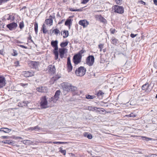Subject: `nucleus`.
I'll use <instances>...</instances> for the list:
<instances>
[{"mask_svg": "<svg viewBox=\"0 0 157 157\" xmlns=\"http://www.w3.org/2000/svg\"><path fill=\"white\" fill-rule=\"evenodd\" d=\"M62 86L63 90L67 91H73L76 89V87L68 83L63 82L62 84Z\"/></svg>", "mask_w": 157, "mask_h": 157, "instance_id": "1", "label": "nucleus"}, {"mask_svg": "<svg viewBox=\"0 0 157 157\" xmlns=\"http://www.w3.org/2000/svg\"><path fill=\"white\" fill-rule=\"evenodd\" d=\"M86 69L83 67H80L76 69L75 71L76 75L78 76H82L84 75L86 72Z\"/></svg>", "mask_w": 157, "mask_h": 157, "instance_id": "2", "label": "nucleus"}, {"mask_svg": "<svg viewBox=\"0 0 157 157\" xmlns=\"http://www.w3.org/2000/svg\"><path fill=\"white\" fill-rule=\"evenodd\" d=\"M40 105L42 108H46L48 107L47 98L46 96L41 97L40 98Z\"/></svg>", "mask_w": 157, "mask_h": 157, "instance_id": "3", "label": "nucleus"}, {"mask_svg": "<svg viewBox=\"0 0 157 157\" xmlns=\"http://www.w3.org/2000/svg\"><path fill=\"white\" fill-rule=\"evenodd\" d=\"M28 65L31 68L37 70L40 63L39 62L30 61L29 62Z\"/></svg>", "mask_w": 157, "mask_h": 157, "instance_id": "4", "label": "nucleus"}, {"mask_svg": "<svg viewBox=\"0 0 157 157\" xmlns=\"http://www.w3.org/2000/svg\"><path fill=\"white\" fill-rule=\"evenodd\" d=\"M114 12L119 14H122L124 12L123 7L118 5H115L113 6Z\"/></svg>", "mask_w": 157, "mask_h": 157, "instance_id": "5", "label": "nucleus"}, {"mask_svg": "<svg viewBox=\"0 0 157 157\" xmlns=\"http://www.w3.org/2000/svg\"><path fill=\"white\" fill-rule=\"evenodd\" d=\"M94 61V58L93 56H89L86 59V63L89 66L93 65Z\"/></svg>", "mask_w": 157, "mask_h": 157, "instance_id": "6", "label": "nucleus"}, {"mask_svg": "<svg viewBox=\"0 0 157 157\" xmlns=\"http://www.w3.org/2000/svg\"><path fill=\"white\" fill-rule=\"evenodd\" d=\"M82 58V55L80 54H76L73 57V62L75 64H78L81 61Z\"/></svg>", "mask_w": 157, "mask_h": 157, "instance_id": "7", "label": "nucleus"}, {"mask_svg": "<svg viewBox=\"0 0 157 157\" xmlns=\"http://www.w3.org/2000/svg\"><path fill=\"white\" fill-rule=\"evenodd\" d=\"M142 90H144L147 93H149L152 89V87H151L150 85L148 83H146L142 86Z\"/></svg>", "mask_w": 157, "mask_h": 157, "instance_id": "8", "label": "nucleus"}, {"mask_svg": "<svg viewBox=\"0 0 157 157\" xmlns=\"http://www.w3.org/2000/svg\"><path fill=\"white\" fill-rule=\"evenodd\" d=\"M61 92L60 90L56 91L53 97L51 98V101H53L54 102H56L59 98V96L60 95Z\"/></svg>", "mask_w": 157, "mask_h": 157, "instance_id": "9", "label": "nucleus"}, {"mask_svg": "<svg viewBox=\"0 0 157 157\" xmlns=\"http://www.w3.org/2000/svg\"><path fill=\"white\" fill-rule=\"evenodd\" d=\"M53 17L50 16L49 18L46 19L45 21V24L48 26H50L52 25L53 24Z\"/></svg>", "mask_w": 157, "mask_h": 157, "instance_id": "10", "label": "nucleus"}, {"mask_svg": "<svg viewBox=\"0 0 157 157\" xmlns=\"http://www.w3.org/2000/svg\"><path fill=\"white\" fill-rule=\"evenodd\" d=\"M23 75L26 77L32 76L34 75V72L32 71H25L23 72Z\"/></svg>", "mask_w": 157, "mask_h": 157, "instance_id": "11", "label": "nucleus"}, {"mask_svg": "<svg viewBox=\"0 0 157 157\" xmlns=\"http://www.w3.org/2000/svg\"><path fill=\"white\" fill-rule=\"evenodd\" d=\"M17 26V24L15 22H12L7 25V27L10 30H12L13 29H16Z\"/></svg>", "mask_w": 157, "mask_h": 157, "instance_id": "12", "label": "nucleus"}, {"mask_svg": "<svg viewBox=\"0 0 157 157\" xmlns=\"http://www.w3.org/2000/svg\"><path fill=\"white\" fill-rule=\"evenodd\" d=\"M79 25L83 26V28L86 27L89 24V22L86 20H80L79 22Z\"/></svg>", "mask_w": 157, "mask_h": 157, "instance_id": "13", "label": "nucleus"}, {"mask_svg": "<svg viewBox=\"0 0 157 157\" xmlns=\"http://www.w3.org/2000/svg\"><path fill=\"white\" fill-rule=\"evenodd\" d=\"M67 71L68 72L71 71L72 69V66L71 64L70 58V57H68L67 58Z\"/></svg>", "mask_w": 157, "mask_h": 157, "instance_id": "14", "label": "nucleus"}, {"mask_svg": "<svg viewBox=\"0 0 157 157\" xmlns=\"http://www.w3.org/2000/svg\"><path fill=\"white\" fill-rule=\"evenodd\" d=\"M6 84L5 78L3 76H0V88H1Z\"/></svg>", "mask_w": 157, "mask_h": 157, "instance_id": "15", "label": "nucleus"}, {"mask_svg": "<svg viewBox=\"0 0 157 157\" xmlns=\"http://www.w3.org/2000/svg\"><path fill=\"white\" fill-rule=\"evenodd\" d=\"M48 72L52 73H54L56 71V69L54 66L52 65H49L47 68Z\"/></svg>", "mask_w": 157, "mask_h": 157, "instance_id": "16", "label": "nucleus"}, {"mask_svg": "<svg viewBox=\"0 0 157 157\" xmlns=\"http://www.w3.org/2000/svg\"><path fill=\"white\" fill-rule=\"evenodd\" d=\"M58 41L57 40L55 41H52L51 42V45L54 48V50H58Z\"/></svg>", "mask_w": 157, "mask_h": 157, "instance_id": "17", "label": "nucleus"}, {"mask_svg": "<svg viewBox=\"0 0 157 157\" xmlns=\"http://www.w3.org/2000/svg\"><path fill=\"white\" fill-rule=\"evenodd\" d=\"M67 50V49L65 48H60L59 50V56L61 58H62L64 57V54L65 51Z\"/></svg>", "mask_w": 157, "mask_h": 157, "instance_id": "18", "label": "nucleus"}, {"mask_svg": "<svg viewBox=\"0 0 157 157\" xmlns=\"http://www.w3.org/2000/svg\"><path fill=\"white\" fill-rule=\"evenodd\" d=\"M21 142L24 144L26 145L33 144V142L29 140H25L21 141Z\"/></svg>", "mask_w": 157, "mask_h": 157, "instance_id": "19", "label": "nucleus"}, {"mask_svg": "<svg viewBox=\"0 0 157 157\" xmlns=\"http://www.w3.org/2000/svg\"><path fill=\"white\" fill-rule=\"evenodd\" d=\"M104 94L101 90H99L97 93L96 95L97 96L98 98L99 99H101L102 98Z\"/></svg>", "mask_w": 157, "mask_h": 157, "instance_id": "20", "label": "nucleus"}, {"mask_svg": "<svg viewBox=\"0 0 157 157\" xmlns=\"http://www.w3.org/2000/svg\"><path fill=\"white\" fill-rule=\"evenodd\" d=\"M28 129L30 131H32L35 130V131H38L40 129V128L38 126L34 127H30L28 128Z\"/></svg>", "mask_w": 157, "mask_h": 157, "instance_id": "21", "label": "nucleus"}, {"mask_svg": "<svg viewBox=\"0 0 157 157\" xmlns=\"http://www.w3.org/2000/svg\"><path fill=\"white\" fill-rule=\"evenodd\" d=\"M84 136L85 137H87L89 139H92L93 137L91 134L87 132H85L84 133Z\"/></svg>", "mask_w": 157, "mask_h": 157, "instance_id": "22", "label": "nucleus"}, {"mask_svg": "<svg viewBox=\"0 0 157 157\" xmlns=\"http://www.w3.org/2000/svg\"><path fill=\"white\" fill-rule=\"evenodd\" d=\"M72 23V20L70 18H68L67 19L66 21H65V25H68L69 26H70L71 24Z\"/></svg>", "mask_w": 157, "mask_h": 157, "instance_id": "23", "label": "nucleus"}, {"mask_svg": "<svg viewBox=\"0 0 157 157\" xmlns=\"http://www.w3.org/2000/svg\"><path fill=\"white\" fill-rule=\"evenodd\" d=\"M5 18L8 20H11L13 21L14 19V17L12 15H10L9 14L6 15L5 16Z\"/></svg>", "mask_w": 157, "mask_h": 157, "instance_id": "24", "label": "nucleus"}, {"mask_svg": "<svg viewBox=\"0 0 157 157\" xmlns=\"http://www.w3.org/2000/svg\"><path fill=\"white\" fill-rule=\"evenodd\" d=\"M53 53L55 55V59L56 60L58 58L59 53L58 50H54Z\"/></svg>", "mask_w": 157, "mask_h": 157, "instance_id": "25", "label": "nucleus"}, {"mask_svg": "<svg viewBox=\"0 0 157 157\" xmlns=\"http://www.w3.org/2000/svg\"><path fill=\"white\" fill-rule=\"evenodd\" d=\"M118 40L115 38H113L111 39V43L113 44L116 45L118 44Z\"/></svg>", "mask_w": 157, "mask_h": 157, "instance_id": "26", "label": "nucleus"}, {"mask_svg": "<svg viewBox=\"0 0 157 157\" xmlns=\"http://www.w3.org/2000/svg\"><path fill=\"white\" fill-rule=\"evenodd\" d=\"M44 88L43 87H38L36 88V90L39 92H44Z\"/></svg>", "mask_w": 157, "mask_h": 157, "instance_id": "27", "label": "nucleus"}, {"mask_svg": "<svg viewBox=\"0 0 157 157\" xmlns=\"http://www.w3.org/2000/svg\"><path fill=\"white\" fill-rule=\"evenodd\" d=\"M68 36V32L67 31L64 30L63 31V37L66 38Z\"/></svg>", "mask_w": 157, "mask_h": 157, "instance_id": "28", "label": "nucleus"}, {"mask_svg": "<svg viewBox=\"0 0 157 157\" xmlns=\"http://www.w3.org/2000/svg\"><path fill=\"white\" fill-rule=\"evenodd\" d=\"M38 24L36 22L34 24V29L36 34H37L38 32Z\"/></svg>", "mask_w": 157, "mask_h": 157, "instance_id": "29", "label": "nucleus"}, {"mask_svg": "<svg viewBox=\"0 0 157 157\" xmlns=\"http://www.w3.org/2000/svg\"><path fill=\"white\" fill-rule=\"evenodd\" d=\"M88 108L89 110L93 111H94L96 110V109H99V108H97L95 107H89Z\"/></svg>", "mask_w": 157, "mask_h": 157, "instance_id": "30", "label": "nucleus"}, {"mask_svg": "<svg viewBox=\"0 0 157 157\" xmlns=\"http://www.w3.org/2000/svg\"><path fill=\"white\" fill-rule=\"evenodd\" d=\"M86 98L88 99H93L95 98V96L94 95H86Z\"/></svg>", "mask_w": 157, "mask_h": 157, "instance_id": "31", "label": "nucleus"}, {"mask_svg": "<svg viewBox=\"0 0 157 157\" xmlns=\"http://www.w3.org/2000/svg\"><path fill=\"white\" fill-rule=\"evenodd\" d=\"M68 42H62L60 44V46L61 47L63 48L66 46L68 44Z\"/></svg>", "mask_w": 157, "mask_h": 157, "instance_id": "32", "label": "nucleus"}, {"mask_svg": "<svg viewBox=\"0 0 157 157\" xmlns=\"http://www.w3.org/2000/svg\"><path fill=\"white\" fill-rule=\"evenodd\" d=\"M21 103V107H22L27 106V104H28L29 102L28 101H24Z\"/></svg>", "mask_w": 157, "mask_h": 157, "instance_id": "33", "label": "nucleus"}, {"mask_svg": "<svg viewBox=\"0 0 157 157\" xmlns=\"http://www.w3.org/2000/svg\"><path fill=\"white\" fill-rule=\"evenodd\" d=\"M59 151L61 153L63 154V155H66V151L65 150H63L61 147H60L59 148Z\"/></svg>", "mask_w": 157, "mask_h": 157, "instance_id": "34", "label": "nucleus"}, {"mask_svg": "<svg viewBox=\"0 0 157 157\" xmlns=\"http://www.w3.org/2000/svg\"><path fill=\"white\" fill-rule=\"evenodd\" d=\"M52 32L54 33L56 35H57L58 33H60V31L59 29H56L52 31Z\"/></svg>", "mask_w": 157, "mask_h": 157, "instance_id": "35", "label": "nucleus"}, {"mask_svg": "<svg viewBox=\"0 0 157 157\" xmlns=\"http://www.w3.org/2000/svg\"><path fill=\"white\" fill-rule=\"evenodd\" d=\"M125 116L128 117H135L136 116V115L134 113H132L130 114L126 115Z\"/></svg>", "mask_w": 157, "mask_h": 157, "instance_id": "36", "label": "nucleus"}, {"mask_svg": "<svg viewBox=\"0 0 157 157\" xmlns=\"http://www.w3.org/2000/svg\"><path fill=\"white\" fill-rule=\"evenodd\" d=\"M69 10L70 11H82V9H74V8H70L69 9Z\"/></svg>", "mask_w": 157, "mask_h": 157, "instance_id": "37", "label": "nucleus"}, {"mask_svg": "<svg viewBox=\"0 0 157 157\" xmlns=\"http://www.w3.org/2000/svg\"><path fill=\"white\" fill-rule=\"evenodd\" d=\"M4 132L5 133H9L10 132L11 130V129H10L7 128H4Z\"/></svg>", "mask_w": 157, "mask_h": 157, "instance_id": "38", "label": "nucleus"}, {"mask_svg": "<svg viewBox=\"0 0 157 157\" xmlns=\"http://www.w3.org/2000/svg\"><path fill=\"white\" fill-rule=\"evenodd\" d=\"M24 26V25L23 21L20 22L19 24V27L21 29H22Z\"/></svg>", "mask_w": 157, "mask_h": 157, "instance_id": "39", "label": "nucleus"}, {"mask_svg": "<svg viewBox=\"0 0 157 157\" xmlns=\"http://www.w3.org/2000/svg\"><path fill=\"white\" fill-rule=\"evenodd\" d=\"M142 138L143 140H145L147 141H149L151 139V138H147L146 137L143 136H142Z\"/></svg>", "mask_w": 157, "mask_h": 157, "instance_id": "40", "label": "nucleus"}, {"mask_svg": "<svg viewBox=\"0 0 157 157\" xmlns=\"http://www.w3.org/2000/svg\"><path fill=\"white\" fill-rule=\"evenodd\" d=\"M53 143L54 144H65V143H67V142H56V141L53 142Z\"/></svg>", "mask_w": 157, "mask_h": 157, "instance_id": "41", "label": "nucleus"}, {"mask_svg": "<svg viewBox=\"0 0 157 157\" xmlns=\"http://www.w3.org/2000/svg\"><path fill=\"white\" fill-rule=\"evenodd\" d=\"M104 47V44H100L98 45V48L100 49V52H101L102 51V49Z\"/></svg>", "mask_w": 157, "mask_h": 157, "instance_id": "42", "label": "nucleus"}, {"mask_svg": "<svg viewBox=\"0 0 157 157\" xmlns=\"http://www.w3.org/2000/svg\"><path fill=\"white\" fill-rule=\"evenodd\" d=\"M115 2H116L117 4H118L121 5L122 2V0H115Z\"/></svg>", "mask_w": 157, "mask_h": 157, "instance_id": "43", "label": "nucleus"}, {"mask_svg": "<svg viewBox=\"0 0 157 157\" xmlns=\"http://www.w3.org/2000/svg\"><path fill=\"white\" fill-rule=\"evenodd\" d=\"M45 26L44 25V24H43L42 27L43 33H46L47 32V30H46V29L44 28Z\"/></svg>", "mask_w": 157, "mask_h": 157, "instance_id": "44", "label": "nucleus"}, {"mask_svg": "<svg viewBox=\"0 0 157 157\" xmlns=\"http://www.w3.org/2000/svg\"><path fill=\"white\" fill-rule=\"evenodd\" d=\"M4 143L10 144L12 143V142L10 140H6L4 141Z\"/></svg>", "mask_w": 157, "mask_h": 157, "instance_id": "45", "label": "nucleus"}, {"mask_svg": "<svg viewBox=\"0 0 157 157\" xmlns=\"http://www.w3.org/2000/svg\"><path fill=\"white\" fill-rule=\"evenodd\" d=\"M100 19L101 21L102 22H104V23H106V20L103 17H101Z\"/></svg>", "mask_w": 157, "mask_h": 157, "instance_id": "46", "label": "nucleus"}, {"mask_svg": "<svg viewBox=\"0 0 157 157\" xmlns=\"http://www.w3.org/2000/svg\"><path fill=\"white\" fill-rule=\"evenodd\" d=\"M13 51V53H12V55L14 56H17V53L16 51H15L14 50Z\"/></svg>", "mask_w": 157, "mask_h": 157, "instance_id": "47", "label": "nucleus"}, {"mask_svg": "<svg viewBox=\"0 0 157 157\" xmlns=\"http://www.w3.org/2000/svg\"><path fill=\"white\" fill-rule=\"evenodd\" d=\"M90 0H83L82 2V4H86Z\"/></svg>", "mask_w": 157, "mask_h": 157, "instance_id": "48", "label": "nucleus"}, {"mask_svg": "<svg viewBox=\"0 0 157 157\" xmlns=\"http://www.w3.org/2000/svg\"><path fill=\"white\" fill-rule=\"evenodd\" d=\"M110 31L112 33L114 34L115 32V29H110Z\"/></svg>", "mask_w": 157, "mask_h": 157, "instance_id": "49", "label": "nucleus"}, {"mask_svg": "<svg viewBox=\"0 0 157 157\" xmlns=\"http://www.w3.org/2000/svg\"><path fill=\"white\" fill-rule=\"evenodd\" d=\"M137 35V34H133L131 33L130 35V36L132 38H134V37L136 36Z\"/></svg>", "mask_w": 157, "mask_h": 157, "instance_id": "50", "label": "nucleus"}, {"mask_svg": "<svg viewBox=\"0 0 157 157\" xmlns=\"http://www.w3.org/2000/svg\"><path fill=\"white\" fill-rule=\"evenodd\" d=\"M20 85L21 86H22L23 87H24L26 85H28V84H24L22 83H21L20 84Z\"/></svg>", "mask_w": 157, "mask_h": 157, "instance_id": "51", "label": "nucleus"}, {"mask_svg": "<svg viewBox=\"0 0 157 157\" xmlns=\"http://www.w3.org/2000/svg\"><path fill=\"white\" fill-rule=\"evenodd\" d=\"M7 1V0H0V3H4Z\"/></svg>", "mask_w": 157, "mask_h": 157, "instance_id": "52", "label": "nucleus"}, {"mask_svg": "<svg viewBox=\"0 0 157 157\" xmlns=\"http://www.w3.org/2000/svg\"><path fill=\"white\" fill-rule=\"evenodd\" d=\"M84 53V51L82 50H81L77 54H80V55H82V54Z\"/></svg>", "mask_w": 157, "mask_h": 157, "instance_id": "53", "label": "nucleus"}, {"mask_svg": "<svg viewBox=\"0 0 157 157\" xmlns=\"http://www.w3.org/2000/svg\"><path fill=\"white\" fill-rule=\"evenodd\" d=\"M19 46L23 48H25V49H27V47H26L24 45H19Z\"/></svg>", "mask_w": 157, "mask_h": 157, "instance_id": "54", "label": "nucleus"}, {"mask_svg": "<svg viewBox=\"0 0 157 157\" xmlns=\"http://www.w3.org/2000/svg\"><path fill=\"white\" fill-rule=\"evenodd\" d=\"M150 157H157V155L155 154H152L150 155Z\"/></svg>", "mask_w": 157, "mask_h": 157, "instance_id": "55", "label": "nucleus"}, {"mask_svg": "<svg viewBox=\"0 0 157 157\" xmlns=\"http://www.w3.org/2000/svg\"><path fill=\"white\" fill-rule=\"evenodd\" d=\"M153 2L154 4L157 6V0H153Z\"/></svg>", "mask_w": 157, "mask_h": 157, "instance_id": "56", "label": "nucleus"}, {"mask_svg": "<svg viewBox=\"0 0 157 157\" xmlns=\"http://www.w3.org/2000/svg\"><path fill=\"white\" fill-rule=\"evenodd\" d=\"M8 137L7 136H2L1 138L3 139H7V138Z\"/></svg>", "mask_w": 157, "mask_h": 157, "instance_id": "57", "label": "nucleus"}, {"mask_svg": "<svg viewBox=\"0 0 157 157\" xmlns=\"http://www.w3.org/2000/svg\"><path fill=\"white\" fill-rule=\"evenodd\" d=\"M4 128H1L0 129V132H4Z\"/></svg>", "mask_w": 157, "mask_h": 157, "instance_id": "58", "label": "nucleus"}, {"mask_svg": "<svg viewBox=\"0 0 157 157\" xmlns=\"http://www.w3.org/2000/svg\"><path fill=\"white\" fill-rule=\"evenodd\" d=\"M16 139H23L21 137H16Z\"/></svg>", "mask_w": 157, "mask_h": 157, "instance_id": "59", "label": "nucleus"}, {"mask_svg": "<svg viewBox=\"0 0 157 157\" xmlns=\"http://www.w3.org/2000/svg\"><path fill=\"white\" fill-rule=\"evenodd\" d=\"M140 2L141 4H143L144 5H145V3L143 1H140Z\"/></svg>", "mask_w": 157, "mask_h": 157, "instance_id": "60", "label": "nucleus"}, {"mask_svg": "<svg viewBox=\"0 0 157 157\" xmlns=\"http://www.w3.org/2000/svg\"><path fill=\"white\" fill-rule=\"evenodd\" d=\"M21 103H18V106H19V107H21Z\"/></svg>", "mask_w": 157, "mask_h": 157, "instance_id": "61", "label": "nucleus"}, {"mask_svg": "<svg viewBox=\"0 0 157 157\" xmlns=\"http://www.w3.org/2000/svg\"><path fill=\"white\" fill-rule=\"evenodd\" d=\"M16 64H17V66H18V64H19V62L18 61H17L16 63Z\"/></svg>", "mask_w": 157, "mask_h": 157, "instance_id": "62", "label": "nucleus"}, {"mask_svg": "<svg viewBox=\"0 0 157 157\" xmlns=\"http://www.w3.org/2000/svg\"><path fill=\"white\" fill-rule=\"evenodd\" d=\"M2 52L1 51V50H0V54H2Z\"/></svg>", "mask_w": 157, "mask_h": 157, "instance_id": "63", "label": "nucleus"}, {"mask_svg": "<svg viewBox=\"0 0 157 157\" xmlns=\"http://www.w3.org/2000/svg\"><path fill=\"white\" fill-rule=\"evenodd\" d=\"M63 0V2H66L67 1V0Z\"/></svg>", "mask_w": 157, "mask_h": 157, "instance_id": "64", "label": "nucleus"}]
</instances>
